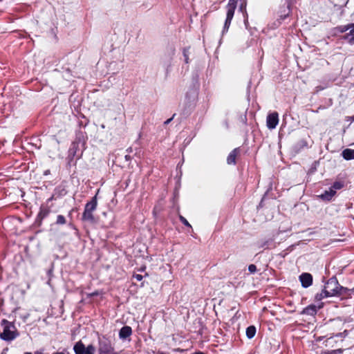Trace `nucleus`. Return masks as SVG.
I'll return each mask as SVG.
<instances>
[{
    "instance_id": "obj_1",
    "label": "nucleus",
    "mask_w": 354,
    "mask_h": 354,
    "mask_svg": "<svg viewBox=\"0 0 354 354\" xmlns=\"http://www.w3.org/2000/svg\"><path fill=\"white\" fill-rule=\"evenodd\" d=\"M1 324L3 326V332L0 333V338L4 341L11 342L19 336V333L13 322L7 319H2Z\"/></svg>"
},
{
    "instance_id": "obj_2",
    "label": "nucleus",
    "mask_w": 354,
    "mask_h": 354,
    "mask_svg": "<svg viewBox=\"0 0 354 354\" xmlns=\"http://www.w3.org/2000/svg\"><path fill=\"white\" fill-rule=\"evenodd\" d=\"M98 354H119L115 349L112 340L105 335L98 337Z\"/></svg>"
},
{
    "instance_id": "obj_3",
    "label": "nucleus",
    "mask_w": 354,
    "mask_h": 354,
    "mask_svg": "<svg viewBox=\"0 0 354 354\" xmlns=\"http://www.w3.org/2000/svg\"><path fill=\"white\" fill-rule=\"evenodd\" d=\"M97 206V194L94 196L91 200L86 203L84 207V210L82 216L83 221H88L89 223H94L95 218L93 212L96 210Z\"/></svg>"
},
{
    "instance_id": "obj_4",
    "label": "nucleus",
    "mask_w": 354,
    "mask_h": 354,
    "mask_svg": "<svg viewBox=\"0 0 354 354\" xmlns=\"http://www.w3.org/2000/svg\"><path fill=\"white\" fill-rule=\"evenodd\" d=\"M236 5H237V0H229L227 5L226 6V8H227L226 19L225 21L223 30H222V35H224L225 32H227L228 31V29L231 24V21H232L234 15V11L236 8Z\"/></svg>"
},
{
    "instance_id": "obj_5",
    "label": "nucleus",
    "mask_w": 354,
    "mask_h": 354,
    "mask_svg": "<svg viewBox=\"0 0 354 354\" xmlns=\"http://www.w3.org/2000/svg\"><path fill=\"white\" fill-rule=\"evenodd\" d=\"M339 283L335 277L330 278L324 288L325 296H337Z\"/></svg>"
},
{
    "instance_id": "obj_6",
    "label": "nucleus",
    "mask_w": 354,
    "mask_h": 354,
    "mask_svg": "<svg viewBox=\"0 0 354 354\" xmlns=\"http://www.w3.org/2000/svg\"><path fill=\"white\" fill-rule=\"evenodd\" d=\"M73 350L75 354H94L95 348L93 344L86 347L82 341H79L74 345Z\"/></svg>"
},
{
    "instance_id": "obj_7",
    "label": "nucleus",
    "mask_w": 354,
    "mask_h": 354,
    "mask_svg": "<svg viewBox=\"0 0 354 354\" xmlns=\"http://www.w3.org/2000/svg\"><path fill=\"white\" fill-rule=\"evenodd\" d=\"M257 245L259 248H262L263 250H272L277 246V243H276L275 237L273 235L259 240L257 243Z\"/></svg>"
},
{
    "instance_id": "obj_8",
    "label": "nucleus",
    "mask_w": 354,
    "mask_h": 354,
    "mask_svg": "<svg viewBox=\"0 0 354 354\" xmlns=\"http://www.w3.org/2000/svg\"><path fill=\"white\" fill-rule=\"evenodd\" d=\"M82 142L80 136H77L75 141H73L68 149V158L71 161L76 156L79 150L80 144Z\"/></svg>"
},
{
    "instance_id": "obj_9",
    "label": "nucleus",
    "mask_w": 354,
    "mask_h": 354,
    "mask_svg": "<svg viewBox=\"0 0 354 354\" xmlns=\"http://www.w3.org/2000/svg\"><path fill=\"white\" fill-rule=\"evenodd\" d=\"M279 122V115L277 112H273L268 115L266 119L267 127L269 129L276 128Z\"/></svg>"
},
{
    "instance_id": "obj_10",
    "label": "nucleus",
    "mask_w": 354,
    "mask_h": 354,
    "mask_svg": "<svg viewBox=\"0 0 354 354\" xmlns=\"http://www.w3.org/2000/svg\"><path fill=\"white\" fill-rule=\"evenodd\" d=\"M290 3L289 0H286L283 6H281L279 10V17L281 20L285 19L290 13Z\"/></svg>"
},
{
    "instance_id": "obj_11",
    "label": "nucleus",
    "mask_w": 354,
    "mask_h": 354,
    "mask_svg": "<svg viewBox=\"0 0 354 354\" xmlns=\"http://www.w3.org/2000/svg\"><path fill=\"white\" fill-rule=\"evenodd\" d=\"M302 287L306 288L310 286L313 283V277L310 273L304 272L299 276Z\"/></svg>"
},
{
    "instance_id": "obj_12",
    "label": "nucleus",
    "mask_w": 354,
    "mask_h": 354,
    "mask_svg": "<svg viewBox=\"0 0 354 354\" xmlns=\"http://www.w3.org/2000/svg\"><path fill=\"white\" fill-rule=\"evenodd\" d=\"M349 32L343 35L342 39L350 45H354V23L349 24Z\"/></svg>"
},
{
    "instance_id": "obj_13",
    "label": "nucleus",
    "mask_w": 354,
    "mask_h": 354,
    "mask_svg": "<svg viewBox=\"0 0 354 354\" xmlns=\"http://www.w3.org/2000/svg\"><path fill=\"white\" fill-rule=\"evenodd\" d=\"M240 153V149L235 148L233 149L227 158V163L228 165H235L236 164V158L237 156Z\"/></svg>"
},
{
    "instance_id": "obj_14",
    "label": "nucleus",
    "mask_w": 354,
    "mask_h": 354,
    "mask_svg": "<svg viewBox=\"0 0 354 354\" xmlns=\"http://www.w3.org/2000/svg\"><path fill=\"white\" fill-rule=\"evenodd\" d=\"M132 334V329L129 326L122 327L119 332V337L121 339H125Z\"/></svg>"
},
{
    "instance_id": "obj_15",
    "label": "nucleus",
    "mask_w": 354,
    "mask_h": 354,
    "mask_svg": "<svg viewBox=\"0 0 354 354\" xmlns=\"http://www.w3.org/2000/svg\"><path fill=\"white\" fill-rule=\"evenodd\" d=\"M53 193L54 196H56L58 198L66 196L68 192L65 185H59L55 188Z\"/></svg>"
},
{
    "instance_id": "obj_16",
    "label": "nucleus",
    "mask_w": 354,
    "mask_h": 354,
    "mask_svg": "<svg viewBox=\"0 0 354 354\" xmlns=\"http://www.w3.org/2000/svg\"><path fill=\"white\" fill-rule=\"evenodd\" d=\"M336 191L330 188L329 190H326L323 194L319 196V197L324 201H330L333 197L335 195Z\"/></svg>"
},
{
    "instance_id": "obj_17",
    "label": "nucleus",
    "mask_w": 354,
    "mask_h": 354,
    "mask_svg": "<svg viewBox=\"0 0 354 354\" xmlns=\"http://www.w3.org/2000/svg\"><path fill=\"white\" fill-rule=\"evenodd\" d=\"M317 306L315 305L311 304L304 308L303 310L301 312V314L314 316L317 314Z\"/></svg>"
},
{
    "instance_id": "obj_18",
    "label": "nucleus",
    "mask_w": 354,
    "mask_h": 354,
    "mask_svg": "<svg viewBox=\"0 0 354 354\" xmlns=\"http://www.w3.org/2000/svg\"><path fill=\"white\" fill-rule=\"evenodd\" d=\"M50 212V207L47 205H41L37 217L42 220L49 214Z\"/></svg>"
},
{
    "instance_id": "obj_19",
    "label": "nucleus",
    "mask_w": 354,
    "mask_h": 354,
    "mask_svg": "<svg viewBox=\"0 0 354 354\" xmlns=\"http://www.w3.org/2000/svg\"><path fill=\"white\" fill-rule=\"evenodd\" d=\"M342 156L346 160H353L354 159V149H346L342 151Z\"/></svg>"
},
{
    "instance_id": "obj_20",
    "label": "nucleus",
    "mask_w": 354,
    "mask_h": 354,
    "mask_svg": "<svg viewBox=\"0 0 354 354\" xmlns=\"http://www.w3.org/2000/svg\"><path fill=\"white\" fill-rule=\"evenodd\" d=\"M351 292H354V288L353 289H348L339 285L337 296L349 295Z\"/></svg>"
},
{
    "instance_id": "obj_21",
    "label": "nucleus",
    "mask_w": 354,
    "mask_h": 354,
    "mask_svg": "<svg viewBox=\"0 0 354 354\" xmlns=\"http://www.w3.org/2000/svg\"><path fill=\"white\" fill-rule=\"evenodd\" d=\"M256 327L254 326H250L246 328V336L248 339H252L256 334Z\"/></svg>"
},
{
    "instance_id": "obj_22",
    "label": "nucleus",
    "mask_w": 354,
    "mask_h": 354,
    "mask_svg": "<svg viewBox=\"0 0 354 354\" xmlns=\"http://www.w3.org/2000/svg\"><path fill=\"white\" fill-rule=\"evenodd\" d=\"M239 10L243 13L245 17V24L248 23V14L246 12V2L243 1L241 3L239 6Z\"/></svg>"
},
{
    "instance_id": "obj_23",
    "label": "nucleus",
    "mask_w": 354,
    "mask_h": 354,
    "mask_svg": "<svg viewBox=\"0 0 354 354\" xmlns=\"http://www.w3.org/2000/svg\"><path fill=\"white\" fill-rule=\"evenodd\" d=\"M349 30V24L344 26H339L335 28V32L343 33Z\"/></svg>"
},
{
    "instance_id": "obj_24",
    "label": "nucleus",
    "mask_w": 354,
    "mask_h": 354,
    "mask_svg": "<svg viewBox=\"0 0 354 354\" xmlns=\"http://www.w3.org/2000/svg\"><path fill=\"white\" fill-rule=\"evenodd\" d=\"M183 57H184V61H185V64H189V47H187V48H183Z\"/></svg>"
},
{
    "instance_id": "obj_25",
    "label": "nucleus",
    "mask_w": 354,
    "mask_h": 354,
    "mask_svg": "<svg viewBox=\"0 0 354 354\" xmlns=\"http://www.w3.org/2000/svg\"><path fill=\"white\" fill-rule=\"evenodd\" d=\"M344 184L343 182L341 181H336L335 182L330 188H332L333 190L336 191L337 189H340L344 187Z\"/></svg>"
},
{
    "instance_id": "obj_26",
    "label": "nucleus",
    "mask_w": 354,
    "mask_h": 354,
    "mask_svg": "<svg viewBox=\"0 0 354 354\" xmlns=\"http://www.w3.org/2000/svg\"><path fill=\"white\" fill-rule=\"evenodd\" d=\"M55 223L57 225H64L66 223V218L63 215H58Z\"/></svg>"
},
{
    "instance_id": "obj_27",
    "label": "nucleus",
    "mask_w": 354,
    "mask_h": 354,
    "mask_svg": "<svg viewBox=\"0 0 354 354\" xmlns=\"http://www.w3.org/2000/svg\"><path fill=\"white\" fill-rule=\"evenodd\" d=\"M330 296H325V294L324 293V289L320 293H317L315 295V299L317 301H320L324 298L329 297Z\"/></svg>"
},
{
    "instance_id": "obj_28",
    "label": "nucleus",
    "mask_w": 354,
    "mask_h": 354,
    "mask_svg": "<svg viewBox=\"0 0 354 354\" xmlns=\"http://www.w3.org/2000/svg\"><path fill=\"white\" fill-rule=\"evenodd\" d=\"M179 219L180 221V222L184 224L185 226H187L189 227H192L191 225L189 224V223L187 221V220L183 216L180 215L179 216Z\"/></svg>"
},
{
    "instance_id": "obj_29",
    "label": "nucleus",
    "mask_w": 354,
    "mask_h": 354,
    "mask_svg": "<svg viewBox=\"0 0 354 354\" xmlns=\"http://www.w3.org/2000/svg\"><path fill=\"white\" fill-rule=\"evenodd\" d=\"M257 266L254 265V264H250L248 266V271L251 273V274H254L257 272Z\"/></svg>"
},
{
    "instance_id": "obj_30",
    "label": "nucleus",
    "mask_w": 354,
    "mask_h": 354,
    "mask_svg": "<svg viewBox=\"0 0 354 354\" xmlns=\"http://www.w3.org/2000/svg\"><path fill=\"white\" fill-rule=\"evenodd\" d=\"M342 352V350L339 348V349L328 351L325 353V354H339Z\"/></svg>"
},
{
    "instance_id": "obj_31",
    "label": "nucleus",
    "mask_w": 354,
    "mask_h": 354,
    "mask_svg": "<svg viewBox=\"0 0 354 354\" xmlns=\"http://www.w3.org/2000/svg\"><path fill=\"white\" fill-rule=\"evenodd\" d=\"M133 277L134 279H136L137 281H140L143 279L142 275L139 274H133Z\"/></svg>"
},
{
    "instance_id": "obj_32",
    "label": "nucleus",
    "mask_w": 354,
    "mask_h": 354,
    "mask_svg": "<svg viewBox=\"0 0 354 354\" xmlns=\"http://www.w3.org/2000/svg\"><path fill=\"white\" fill-rule=\"evenodd\" d=\"M175 115H176V114H174L173 116L171 118H169L168 120L165 121L164 124L167 125V124H169L171 122V121L173 120V118H174Z\"/></svg>"
},
{
    "instance_id": "obj_33",
    "label": "nucleus",
    "mask_w": 354,
    "mask_h": 354,
    "mask_svg": "<svg viewBox=\"0 0 354 354\" xmlns=\"http://www.w3.org/2000/svg\"><path fill=\"white\" fill-rule=\"evenodd\" d=\"M57 198L56 196H54V193L53 194V195L51 196V197H50L48 200H47V203H48L50 201H53V200H56Z\"/></svg>"
},
{
    "instance_id": "obj_34",
    "label": "nucleus",
    "mask_w": 354,
    "mask_h": 354,
    "mask_svg": "<svg viewBox=\"0 0 354 354\" xmlns=\"http://www.w3.org/2000/svg\"><path fill=\"white\" fill-rule=\"evenodd\" d=\"M344 333L346 334L347 333V330H344V332L343 333H337V334L335 335V336L336 337H342L343 334H344Z\"/></svg>"
},
{
    "instance_id": "obj_35",
    "label": "nucleus",
    "mask_w": 354,
    "mask_h": 354,
    "mask_svg": "<svg viewBox=\"0 0 354 354\" xmlns=\"http://www.w3.org/2000/svg\"><path fill=\"white\" fill-rule=\"evenodd\" d=\"M125 159H126L127 160H129L131 159V156H130L129 155H126V156H125Z\"/></svg>"
},
{
    "instance_id": "obj_36",
    "label": "nucleus",
    "mask_w": 354,
    "mask_h": 354,
    "mask_svg": "<svg viewBox=\"0 0 354 354\" xmlns=\"http://www.w3.org/2000/svg\"><path fill=\"white\" fill-rule=\"evenodd\" d=\"M98 295V293H97V292H93V293H91V294L90 295V296H96V295Z\"/></svg>"
},
{
    "instance_id": "obj_37",
    "label": "nucleus",
    "mask_w": 354,
    "mask_h": 354,
    "mask_svg": "<svg viewBox=\"0 0 354 354\" xmlns=\"http://www.w3.org/2000/svg\"><path fill=\"white\" fill-rule=\"evenodd\" d=\"M35 354H44V353L41 351H36Z\"/></svg>"
},
{
    "instance_id": "obj_38",
    "label": "nucleus",
    "mask_w": 354,
    "mask_h": 354,
    "mask_svg": "<svg viewBox=\"0 0 354 354\" xmlns=\"http://www.w3.org/2000/svg\"><path fill=\"white\" fill-rule=\"evenodd\" d=\"M192 354H205V353H203V352L198 351V352H196V353H192Z\"/></svg>"
},
{
    "instance_id": "obj_39",
    "label": "nucleus",
    "mask_w": 354,
    "mask_h": 354,
    "mask_svg": "<svg viewBox=\"0 0 354 354\" xmlns=\"http://www.w3.org/2000/svg\"><path fill=\"white\" fill-rule=\"evenodd\" d=\"M53 354H64L63 352H55V353H53Z\"/></svg>"
},
{
    "instance_id": "obj_40",
    "label": "nucleus",
    "mask_w": 354,
    "mask_h": 354,
    "mask_svg": "<svg viewBox=\"0 0 354 354\" xmlns=\"http://www.w3.org/2000/svg\"><path fill=\"white\" fill-rule=\"evenodd\" d=\"M157 354H165V353L164 352H162V351H158V352L157 353Z\"/></svg>"
},
{
    "instance_id": "obj_41",
    "label": "nucleus",
    "mask_w": 354,
    "mask_h": 354,
    "mask_svg": "<svg viewBox=\"0 0 354 354\" xmlns=\"http://www.w3.org/2000/svg\"><path fill=\"white\" fill-rule=\"evenodd\" d=\"M48 173H49L48 170L45 171V174H48Z\"/></svg>"
},
{
    "instance_id": "obj_42",
    "label": "nucleus",
    "mask_w": 354,
    "mask_h": 354,
    "mask_svg": "<svg viewBox=\"0 0 354 354\" xmlns=\"http://www.w3.org/2000/svg\"><path fill=\"white\" fill-rule=\"evenodd\" d=\"M24 354H32V353L30 352H26Z\"/></svg>"
}]
</instances>
